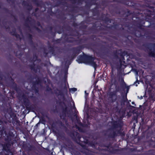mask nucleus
<instances>
[{"instance_id": "1", "label": "nucleus", "mask_w": 155, "mask_h": 155, "mask_svg": "<svg viewBox=\"0 0 155 155\" xmlns=\"http://www.w3.org/2000/svg\"><path fill=\"white\" fill-rule=\"evenodd\" d=\"M3 111L8 113L10 118L8 120H0V136H15L16 133L14 127L17 129L20 125V122L17 119L16 114L13 112L11 105L7 101L3 102Z\"/></svg>"}, {"instance_id": "2", "label": "nucleus", "mask_w": 155, "mask_h": 155, "mask_svg": "<svg viewBox=\"0 0 155 155\" xmlns=\"http://www.w3.org/2000/svg\"><path fill=\"white\" fill-rule=\"evenodd\" d=\"M148 7L151 10L146 9L142 13H138L136 20L134 21L137 27L140 29L142 27L155 28V15L152 17L154 13L155 7L150 5Z\"/></svg>"}, {"instance_id": "3", "label": "nucleus", "mask_w": 155, "mask_h": 155, "mask_svg": "<svg viewBox=\"0 0 155 155\" xmlns=\"http://www.w3.org/2000/svg\"><path fill=\"white\" fill-rule=\"evenodd\" d=\"M123 121L121 119L115 120L112 119V121L108 123V130L112 133V135L108 136H117L119 134H121V136H125L123 133L122 129L123 126Z\"/></svg>"}, {"instance_id": "4", "label": "nucleus", "mask_w": 155, "mask_h": 155, "mask_svg": "<svg viewBox=\"0 0 155 155\" xmlns=\"http://www.w3.org/2000/svg\"><path fill=\"white\" fill-rule=\"evenodd\" d=\"M83 55H80L78 57L77 60L78 63L80 64L84 63L90 64L96 69L97 67L96 62L94 61L95 57L92 55H90L83 53Z\"/></svg>"}, {"instance_id": "5", "label": "nucleus", "mask_w": 155, "mask_h": 155, "mask_svg": "<svg viewBox=\"0 0 155 155\" xmlns=\"http://www.w3.org/2000/svg\"><path fill=\"white\" fill-rule=\"evenodd\" d=\"M57 13L56 14L55 16L56 17L59 19L61 20L62 21L61 23L63 25L62 26V29H64L67 31H69L71 29V28L69 24L66 23L65 21L66 19V17L65 16L64 13L61 10L58 9L56 10Z\"/></svg>"}, {"instance_id": "6", "label": "nucleus", "mask_w": 155, "mask_h": 155, "mask_svg": "<svg viewBox=\"0 0 155 155\" xmlns=\"http://www.w3.org/2000/svg\"><path fill=\"white\" fill-rule=\"evenodd\" d=\"M114 12L117 14L120 15L121 17H125L124 18H120V21H127L128 19L127 17L132 14L131 11L129 9H124L120 8L118 7H116L114 8Z\"/></svg>"}, {"instance_id": "7", "label": "nucleus", "mask_w": 155, "mask_h": 155, "mask_svg": "<svg viewBox=\"0 0 155 155\" xmlns=\"http://www.w3.org/2000/svg\"><path fill=\"white\" fill-rule=\"evenodd\" d=\"M122 23L120 24H115L114 25L112 26V27L115 29H117L119 31H123L125 30L124 28H127L128 29L130 30L131 28V24L129 21H120Z\"/></svg>"}, {"instance_id": "8", "label": "nucleus", "mask_w": 155, "mask_h": 155, "mask_svg": "<svg viewBox=\"0 0 155 155\" xmlns=\"http://www.w3.org/2000/svg\"><path fill=\"white\" fill-rule=\"evenodd\" d=\"M54 93L57 97L60 96L63 101H61V99L59 98V100L56 101V104H58L59 106L61 107H63V104L65 105V104L64 101H66V99L63 91L57 88L54 90Z\"/></svg>"}, {"instance_id": "9", "label": "nucleus", "mask_w": 155, "mask_h": 155, "mask_svg": "<svg viewBox=\"0 0 155 155\" xmlns=\"http://www.w3.org/2000/svg\"><path fill=\"white\" fill-rule=\"evenodd\" d=\"M23 97L24 104L27 110L33 112L36 110V104H31L29 100L27 98L25 95H23Z\"/></svg>"}, {"instance_id": "10", "label": "nucleus", "mask_w": 155, "mask_h": 155, "mask_svg": "<svg viewBox=\"0 0 155 155\" xmlns=\"http://www.w3.org/2000/svg\"><path fill=\"white\" fill-rule=\"evenodd\" d=\"M113 1L114 2L122 3L134 8L135 9H139L137 7L140 5L136 1L130 0H114Z\"/></svg>"}, {"instance_id": "11", "label": "nucleus", "mask_w": 155, "mask_h": 155, "mask_svg": "<svg viewBox=\"0 0 155 155\" xmlns=\"http://www.w3.org/2000/svg\"><path fill=\"white\" fill-rule=\"evenodd\" d=\"M155 46V44L152 43H147L145 44H143L142 46L146 49L145 51H148V53L150 57H154L155 56V54L154 51L152 50V48Z\"/></svg>"}, {"instance_id": "12", "label": "nucleus", "mask_w": 155, "mask_h": 155, "mask_svg": "<svg viewBox=\"0 0 155 155\" xmlns=\"http://www.w3.org/2000/svg\"><path fill=\"white\" fill-rule=\"evenodd\" d=\"M58 48V47L55 46L54 45H51L50 43H49L48 44V48L49 50L48 52H47V50L45 48L43 49V53L45 56L47 57L49 53H51L52 54L54 55H55L56 53L55 49Z\"/></svg>"}, {"instance_id": "13", "label": "nucleus", "mask_w": 155, "mask_h": 155, "mask_svg": "<svg viewBox=\"0 0 155 155\" xmlns=\"http://www.w3.org/2000/svg\"><path fill=\"white\" fill-rule=\"evenodd\" d=\"M49 28V31H48L47 29L46 31L45 32L46 33H48L50 34L51 36L50 35L48 34L47 35V37L48 38H54L56 34V33H57L58 34H61L62 32L63 31V29L62 28L61 29H59L57 31H53L52 30L53 29V27L52 26H50L48 27Z\"/></svg>"}, {"instance_id": "14", "label": "nucleus", "mask_w": 155, "mask_h": 155, "mask_svg": "<svg viewBox=\"0 0 155 155\" xmlns=\"http://www.w3.org/2000/svg\"><path fill=\"white\" fill-rule=\"evenodd\" d=\"M84 48V45L73 47L71 49L72 54L71 57L73 58H75L81 51Z\"/></svg>"}, {"instance_id": "15", "label": "nucleus", "mask_w": 155, "mask_h": 155, "mask_svg": "<svg viewBox=\"0 0 155 155\" xmlns=\"http://www.w3.org/2000/svg\"><path fill=\"white\" fill-rule=\"evenodd\" d=\"M68 36V35L65 34L64 35V38H65V40L66 42L68 43H73L74 42H78V44H80L82 43H84L83 41H86L87 40V39L86 38H81L79 40H76L74 38L72 37L68 38L67 37Z\"/></svg>"}, {"instance_id": "16", "label": "nucleus", "mask_w": 155, "mask_h": 155, "mask_svg": "<svg viewBox=\"0 0 155 155\" xmlns=\"http://www.w3.org/2000/svg\"><path fill=\"white\" fill-rule=\"evenodd\" d=\"M91 18L92 19H94L93 17L91 16L87 17L85 20L82 21L79 24V28L80 29H86L87 28V25L85 24V23L88 24L91 21Z\"/></svg>"}, {"instance_id": "17", "label": "nucleus", "mask_w": 155, "mask_h": 155, "mask_svg": "<svg viewBox=\"0 0 155 155\" xmlns=\"http://www.w3.org/2000/svg\"><path fill=\"white\" fill-rule=\"evenodd\" d=\"M84 2L85 3V7L88 9L93 5L97 6L100 8V5L98 3L96 2L97 0H85Z\"/></svg>"}, {"instance_id": "18", "label": "nucleus", "mask_w": 155, "mask_h": 155, "mask_svg": "<svg viewBox=\"0 0 155 155\" xmlns=\"http://www.w3.org/2000/svg\"><path fill=\"white\" fill-rule=\"evenodd\" d=\"M110 82L111 84L112 85H114L115 87V89L116 91H120V89L119 87L117 86L118 82L117 78L116 76L111 77L110 78Z\"/></svg>"}, {"instance_id": "19", "label": "nucleus", "mask_w": 155, "mask_h": 155, "mask_svg": "<svg viewBox=\"0 0 155 155\" xmlns=\"http://www.w3.org/2000/svg\"><path fill=\"white\" fill-rule=\"evenodd\" d=\"M37 58V56L36 54H34L33 55V58L31 60V62H33V64H30L29 65V66L30 69L34 71L35 72H36L37 71V69L35 68V64L34 63V62L35 61Z\"/></svg>"}, {"instance_id": "20", "label": "nucleus", "mask_w": 155, "mask_h": 155, "mask_svg": "<svg viewBox=\"0 0 155 155\" xmlns=\"http://www.w3.org/2000/svg\"><path fill=\"white\" fill-rule=\"evenodd\" d=\"M117 91H116V90L115 89V91L113 92H111L109 94V96L110 97L111 99L112 102H115L117 100Z\"/></svg>"}, {"instance_id": "21", "label": "nucleus", "mask_w": 155, "mask_h": 155, "mask_svg": "<svg viewBox=\"0 0 155 155\" xmlns=\"http://www.w3.org/2000/svg\"><path fill=\"white\" fill-rule=\"evenodd\" d=\"M99 8V7L97 6H96L95 7L91 9V11L92 12L93 16H98L99 15L100 12Z\"/></svg>"}, {"instance_id": "22", "label": "nucleus", "mask_w": 155, "mask_h": 155, "mask_svg": "<svg viewBox=\"0 0 155 155\" xmlns=\"http://www.w3.org/2000/svg\"><path fill=\"white\" fill-rule=\"evenodd\" d=\"M122 51L121 49L114 51L113 56L114 58L116 59L119 58V55L120 56Z\"/></svg>"}, {"instance_id": "23", "label": "nucleus", "mask_w": 155, "mask_h": 155, "mask_svg": "<svg viewBox=\"0 0 155 155\" xmlns=\"http://www.w3.org/2000/svg\"><path fill=\"white\" fill-rule=\"evenodd\" d=\"M22 5L26 7V8L29 11H31L33 8L31 5H30L27 1L24 0L22 2Z\"/></svg>"}, {"instance_id": "24", "label": "nucleus", "mask_w": 155, "mask_h": 155, "mask_svg": "<svg viewBox=\"0 0 155 155\" xmlns=\"http://www.w3.org/2000/svg\"><path fill=\"white\" fill-rule=\"evenodd\" d=\"M56 123L59 125L61 129L64 130L65 131L68 130L67 127L61 120H58L56 122Z\"/></svg>"}, {"instance_id": "25", "label": "nucleus", "mask_w": 155, "mask_h": 155, "mask_svg": "<svg viewBox=\"0 0 155 155\" xmlns=\"http://www.w3.org/2000/svg\"><path fill=\"white\" fill-rule=\"evenodd\" d=\"M97 27L96 26V24L95 23H94L92 26L91 27H89L87 29L90 31V33H95L97 31Z\"/></svg>"}, {"instance_id": "26", "label": "nucleus", "mask_w": 155, "mask_h": 155, "mask_svg": "<svg viewBox=\"0 0 155 155\" xmlns=\"http://www.w3.org/2000/svg\"><path fill=\"white\" fill-rule=\"evenodd\" d=\"M31 17L28 16L26 18L25 20V26H26L27 28H30V26L28 24V22H32V21H33L34 22H35V20L34 19L32 20V21H31L30 19H31Z\"/></svg>"}, {"instance_id": "27", "label": "nucleus", "mask_w": 155, "mask_h": 155, "mask_svg": "<svg viewBox=\"0 0 155 155\" xmlns=\"http://www.w3.org/2000/svg\"><path fill=\"white\" fill-rule=\"evenodd\" d=\"M71 8H72L71 12L75 13H77L78 12V10L79 9L82 10V9L83 8L82 7H79L77 6H73Z\"/></svg>"}, {"instance_id": "28", "label": "nucleus", "mask_w": 155, "mask_h": 155, "mask_svg": "<svg viewBox=\"0 0 155 155\" xmlns=\"http://www.w3.org/2000/svg\"><path fill=\"white\" fill-rule=\"evenodd\" d=\"M104 15L105 14H103L101 15V19L105 22H109L110 23H111V21L112 20V19L109 18L107 16H106L104 18Z\"/></svg>"}, {"instance_id": "29", "label": "nucleus", "mask_w": 155, "mask_h": 155, "mask_svg": "<svg viewBox=\"0 0 155 155\" xmlns=\"http://www.w3.org/2000/svg\"><path fill=\"white\" fill-rule=\"evenodd\" d=\"M145 10H143V11H140V12H136V11H135V12H131L132 13V14H131L130 15H134L135 16H133L132 17V19H133V23L134 24V25H135L136 26H137L135 24V22H134V21H136V17L137 16V15H138V13H140V12L142 13L143 12V11H145Z\"/></svg>"}, {"instance_id": "30", "label": "nucleus", "mask_w": 155, "mask_h": 155, "mask_svg": "<svg viewBox=\"0 0 155 155\" xmlns=\"http://www.w3.org/2000/svg\"><path fill=\"white\" fill-rule=\"evenodd\" d=\"M37 85L34 81L32 83V86L31 87L32 89L36 93H38L39 92L38 88L37 87L36 85Z\"/></svg>"}, {"instance_id": "31", "label": "nucleus", "mask_w": 155, "mask_h": 155, "mask_svg": "<svg viewBox=\"0 0 155 155\" xmlns=\"http://www.w3.org/2000/svg\"><path fill=\"white\" fill-rule=\"evenodd\" d=\"M11 81L12 83V87L16 91H18L19 88L17 86V84L14 82V79L12 78L11 79Z\"/></svg>"}, {"instance_id": "32", "label": "nucleus", "mask_w": 155, "mask_h": 155, "mask_svg": "<svg viewBox=\"0 0 155 155\" xmlns=\"http://www.w3.org/2000/svg\"><path fill=\"white\" fill-rule=\"evenodd\" d=\"M133 34L137 37H140L142 36L140 31L139 30H135L133 32Z\"/></svg>"}, {"instance_id": "33", "label": "nucleus", "mask_w": 155, "mask_h": 155, "mask_svg": "<svg viewBox=\"0 0 155 155\" xmlns=\"http://www.w3.org/2000/svg\"><path fill=\"white\" fill-rule=\"evenodd\" d=\"M127 54V52L126 51H123L121 54H120V58L123 61V63H125L124 56Z\"/></svg>"}, {"instance_id": "34", "label": "nucleus", "mask_w": 155, "mask_h": 155, "mask_svg": "<svg viewBox=\"0 0 155 155\" xmlns=\"http://www.w3.org/2000/svg\"><path fill=\"white\" fill-rule=\"evenodd\" d=\"M61 108L63 110V113L64 112V114L61 115H60V117L61 118L62 116H64V117L63 119H64L65 118V117L66 116V113L67 112V111L68 107H65V108H64L63 107Z\"/></svg>"}, {"instance_id": "35", "label": "nucleus", "mask_w": 155, "mask_h": 155, "mask_svg": "<svg viewBox=\"0 0 155 155\" xmlns=\"http://www.w3.org/2000/svg\"><path fill=\"white\" fill-rule=\"evenodd\" d=\"M117 105L115 106H114L112 107V110L113 112H117L119 110L118 105V104L117 102H116Z\"/></svg>"}, {"instance_id": "36", "label": "nucleus", "mask_w": 155, "mask_h": 155, "mask_svg": "<svg viewBox=\"0 0 155 155\" xmlns=\"http://www.w3.org/2000/svg\"><path fill=\"white\" fill-rule=\"evenodd\" d=\"M121 82H123V84H122V85H121V87H122V88H123L124 89V86H125V87L127 88V93L128 92V91L129 90V87L128 86H126V85L125 83V82L124 81V79L123 78H122L121 79Z\"/></svg>"}, {"instance_id": "37", "label": "nucleus", "mask_w": 155, "mask_h": 155, "mask_svg": "<svg viewBox=\"0 0 155 155\" xmlns=\"http://www.w3.org/2000/svg\"><path fill=\"white\" fill-rule=\"evenodd\" d=\"M48 13L51 16H53L55 15L57 13L56 11L55 12H54L52 11V8L48 9Z\"/></svg>"}, {"instance_id": "38", "label": "nucleus", "mask_w": 155, "mask_h": 155, "mask_svg": "<svg viewBox=\"0 0 155 155\" xmlns=\"http://www.w3.org/2000/svg\"><path fill=\"white\" fill-rule=\"evenodd\" d=\"M147 136H152L153 134V131L151 129H149L147 131Z\"/></svg>"}, {"instance_id": "39", "label": "nucleus", "mask_w": 155, "mask_h": 155, "mask_svg": "<svg viewBox=\"0 0 155 155\" xmlns=\"http://www.w3.org/2000/svg\"><path fill=\"white\" fill-rule=\"evenodd\" d=\"M62 40V38H60L56 40H53V42H54L56 44H59L61 42Z\"/></svg>"}, {"instance_id": "40", "label": "nucleus", "mask_w": 155, "mask_h": 155, "mask_svg": "<svg viewBox=\"0 0 155 155\" xmlns=\"http://www.w3.org/2000/svg\"><path fill=\"white\" fill-rule=\"evenodd\" d=\"M27 38L28 39V41L33 40L32 35L29 33L28 34H27Z\"/></svg>"}, {"instance_id": "41", "label": "nucleus", "mask_w": 155, "mask_h": 155, "mask_svg": "<svg viewBox=\"0 0 155 155\" xmlns=\"http://www.w3.org/2000/svg\"><path fill=\"white\" fill-rule=\"evenodd\" d=\"M32 1L38 6L40 5L39 3V0H31Z\"/></svg>"}, {"instance_id": "42", "label": "nucleus", "mask_w": 155, "mask_h": 155, "mask_svg": "<svg viewBox=\"0 0 155 155\" xmlns=\"http://www.w3.org/2000/svg\"><path fill=\"white\" fill-rule=\"evenodd\" d=\"M62 2L61 0H58L57 2L55 3V6L58 7L60 5L62 4Z\"/></svg>"}, {"instance_id": "43", "label": "nucleus", "mask_w": 155, "mask_h": 155, "mask_svg": "<svg viewBox=\"0 0 155 155\" xmlns=\"http://www.w3.org/2000/svg\"><path fill=\"white\" fill-rule=\"evenodd\" d=\"M37 84H38L41 83V79L38 77L37 78V80L36 81H34Z\"/></svg>"}, {"instance_id": "44", "label": "nucleus", "mask_w": 155, "mask_h": 155, "mask_svg": "<svg viewBox=\"0 0 155 155\" xmlns=\"http://www.w3.org/2000/svg\"><path fill=\"white\" fill-rule=\"evenodd\" d=\"M39 10V8H36L35 9V12L32 13L33 15L37 17V15L36 12Z\"/></svg>"}, {"instance_id": "45", "label": "nucleus", "mask_w": 155, "mask_h": 155, "mask_svg": "<svg viewBox=\"0 0 155 155\" xmlns=\"http://www.w3.org/2000/svg\"><path fill=\"white\" fill-rule=\"evenodd\" d=\"M118 59H119V62L120 63V65H119V68H121V67L123 65V61L122 60V59H121L120 57H119V58H118Z\"/></svg>"}, {"instance_id": "46", "label": "nucleus", "mask_w": 155, "mask_h": 155, "mask_svg": "<svg viewBox=\"0 0 155 155\" xmlns=\"http://www.w3.org/2000/svg\"><path fill=\"white\" fill-rule=\"evenodd\" d=\"M10 33L12 36H13L14 34H16V30L15 29H14L12 30V31H10Z\"/></svg>"}, {"instance_id": "47", "label": "nucleus", "mask_w": 155, "mask_h": 155, "mask_svg": "<svg viewBox=\"0 0 155 155\" xmlns=\"http://www.w3.org/2000/svg\"><path fill=\"white\" fill-rule=\"evenodd\" d=\"M29 44L31 45L33 47L35 48L34 43L33 41V40H31L29 41Z\"/></svg>"}, {"instance_id": "48", "label": "nucleus", "mask_w": 155, "mask_h": 155, "mask_svg": "<svg viewBox=\"0 0 155 155\" xmlns=\"http://www.w3.org/2000/svg\"><path fill=\"white\" fill-rule=\"evenodd\" d=\"M13 36H15L17 39H21V37L20 35L17 33L13 35Z\"/></svg>"}, {"instance_id": "49", "label": "nucleus", "mask_w": 155, "mask_h": 155, "mask_svg": "<svg viewBox=\"0 0 155 155\" xmlns=\"http://www.w3.org/2000/svg\"><path fill=\"white\" fill-rule=\"evenodd\" d=\"M46 91H52V89L49 87L48 85H47L46 86Z\"/></svg>"}, {"instance_id": "50", "label": "nucleus", "mask_w": 155, "mask_h": 155, "mask_svg": "<svg viewBox=\"0 0 155 155\" xmlns=\"http://www.w3.org/2000/svg\"><path fill=\"white\" fill-rule=\"evenodd\" d=\"M72 25L74 27H76L77 26H79V24H78L75 21H74L72 24Z\"/></svg>"}, {"instance_id": "51", "label": "nucleus", "mask_w": 155, "mask_h": 155, "mask_svg": "<svg viewBox=\"0 0 155 155\" xmlns=\"http://www.w3.org/2000/svg\"><path fill=\"white\" fill-rule=\"evenodd\" d=\"M110 77L116 76L114 74V72L113 69H112L111 70L110 73Z\"/></svg>"}, {"instance_id": "52", "label": "nucleus", "mask_w": 155, "mask_h": 155, "mask_svg": "<svg viewBox=\"0 0 155 155\" xmlns=\"http://www.w3.org/2000/svg\"><path fill=\"white\" fill-rule=\"evenodd\" d=\"M77 91V88L74 87L71 88L69 89V91H72L73 92H74Z\"/></svg>"}, {"instance_id": "53", "label": "nucleus", "mask_w": 155, "mask_h": 155, "mask_svg": "<svg viewBox=\"0 0 155 155\" xmlns=\"http://www.w3.org/2000/svg\"><path fill=\"white\" fill-rule=\"evenodd\" d=\"M77 121L78 124L80 126H82V124L81 122V121L79 120H78L77 119Z\"/></svg>"}, {"instance_id": "54", "label": "nucleus", "mask_w": 155, "mask_h": 155, "mask_svg": "<svg viewBox=\"0 0 155 155\" xmlns=\"http://www.w3.org/2000/svg\"><path fill=\"white\" fill-rule=\"evenodd\" d=\"M106 2L105 1H102L101 2V5L102 6H104L106 4Z\"/></svg>"}, {"instance_id": "55", "label": "nucleus", "mask_w": 155, "mask_h": 155, "mask_svg": "<svg viewBox=\"0 0 155 155\" xmlns=\"http://www.w3.org/2000/svg\"><path fill=\"white\" fill-rule=\"evenodd\" d=\"M96 38V36L94 35H92L90 36V38L94 40Z\"/></svg>"}, {"instance_id": "56", "label": "nucleus", "mask_w": 155, "mask_h": 155, "mask_svg": "<svg viewBox=\"0 0 155 155\" xmlns=\"http://www.w3.org/2000/svg\"><path fill=\"white\" fill-rule=\"evenodd\" d=\"M3 10L5 11V12L7 13H8L9 12V10L7 8H3Z\"/></svg>"}, {"instance_id": "57", "label": "nucleus", "mask_w": 155, "mask_h": 155, "mask_svg": "<svg viewBox=\"0 0 155 155\" xmlns=\"http://www.w3.org/2000/svg\"><path fill=\"white\" fill-rule=\"evenodd\" d=\"M34 28H35V29L38 31H41V29L39 28H38L37 27H36L35 26H34Z\"/></svg>"}, {"instance_id": "58", "label": "nucleus", "mask_w": 155, "mask_h": 155, "mask_svg": "<svg viewBox=\"0 0 155 155\" xmlns=\"http://www.w3.org/2000/svg\"><path fill=\"white\" fill-rule=\"evenodd\" d=\"M36 24L38 26H41V24L39 21H38L36 23Z\"/></svg>"}, {"instance_id": "59", "label": "nucleus", "mask_w": 155, "mask_h": 155, "mask_svg": "<svg viewBox=\"0 0 155 155\" xmlns=\"http://www.w3.org/2000/svg\"><path fill=\"white\" fill-rule=\"evenodd\" d=\"M0 85H3V83L2 82V78L0 77Z\"/></svg>"}, {"instance_id": "60", "label": "nucleus", "mask_w": 155, "mask_h": 155, "mask_svg": "<svg viewBox=\"0 0 155 155\" xmlns=\"http://www.w3.org/2000/svg\"><path fill=\"white\" fill-rule=\"evenodd\" d=\"M5 28L6 29L10 30V28L9 26H5Z\"/></svg>"}, {"instance_id": "61", "label": "nucleus", "mask_w": 155, "mask_h": 155, "mask_svg": "<svg viewBox=\"0 0 155 155\" xmlns=\"http://www.w3.org/2000/svg\"><path fill=\"white\" fill-rule=\"evenodd\" d=\"M72 16V18H71V19H72L73 20H76V18H75V16H74L73 15H71Z\"/></svg>"}, {"instance_id": "62", "label": "nucleus", "mask_w": 155, "mask_h": 155, "mask_svg": "<svg viewBox=\"0 0 155 155\" xmlns=\"http://www.w3.org/2000/svg\"><path fill=\"white\" fill-rule=\"evenodd\" d=\"M11 15L12 16L14 17V19L15 20V21H17V18H16L12 14H11Z\"/></svg>"}, {"instance_id": "63", "label": "nucleus", "mask_w": 155, "mask_h": 155, "mask_svg": "<svg viewBox=\"0 0 155 155\" xmlns=\"http://www.w3.org/2000/svg\"><path fill=\"white\" fill-rule=\"evenodd\" d=\"M99 29L101 30H104V28H102L101 27H100Z\"/></svg>"}, {"instance_id": "64", "label": "nucleus", "mask_w": 155, "mask_h": 155, "mask_svg": "<svg viewBox=\"0 0 155 155\" xmlns=\"http://www.w3.org/2000/svg\"><path fill=\"white\" fill-rule=\"evenodd\" d=\"M84 34H85V35H87V30H84Z\"/></svg>"}]
</instances>
